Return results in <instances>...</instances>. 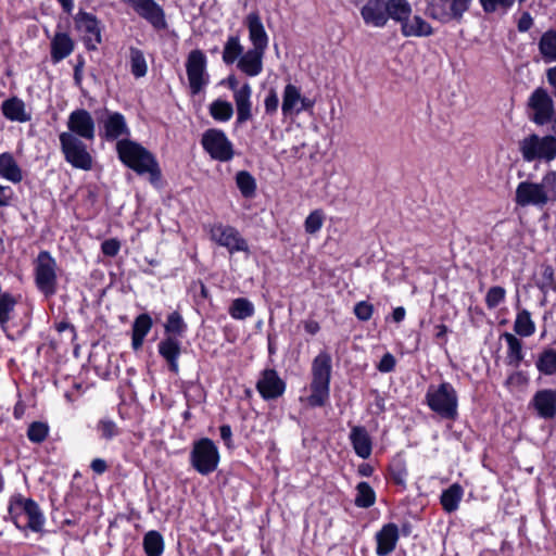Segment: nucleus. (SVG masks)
Here are the masks:
<instances>
[{"label": "nucleus", "mask_w": 556, "mask_h": 556, "mask_svg": "<svg viewBox=\"0 0 556 556\" xmlns=\"http://www.w3.org/2000/svg\"><path fill=\"white\" fill-rule=\"evenodd\" d=\"M119 161L138 175L149 174L151 182L161 178V169L155 156L140 143L127 138L116 142Z\"/></svg>", "instance_id": "obj_1"}, {"label": "nucleus", "mask_w": 556, "mask_h": 556, "mask_svg": "<svg viewBox=\"0 0 556 556\" xmlns=\"http://www.w3.org/2000/svg\"><path fill=\"white\" fill-rule=\"evenodd\" d=\"M556 201V170H547L540 182L525 180L519 182L515 191V203L518 206L543 208Z\"/></svg>", "instance_id": "obj_2"}, {"label": "nucleus", "mask_w": 556, "mask_h": 556, "mask_svg": "<svg viewBox=\"0 0 556 556\" xmlns=\"http://www.w3.org/2000/svg\"><path fill=\"white\" fill-rule=\"evenodd\" d=\"M311 395L307 403L313 407L324 406L330 394V379L332 371L331 356L321 351L312 362Z\"/></svg>", "instance_id": "obj_3"}, {"label": "nucleus", "mask_w": 556, "mask_h": 556, "mask_svg": "<svg viewBox=\"0 0 556 556\" xmlns=\"http://www.w3.org/2000/svg\"><path fill=\"white\" fill-rule=\"evenodd\" d=\"M9 514L18 529H30L38 532L42 529L45 518L38 504L22 495L15 496L9 506Z\"/></svg>", "instance_id": "obj_4"}, {"label": "nucleus", "mask_w": 556, "mask_h": 556, "mask_svg": "<svg viewBox=\"0 0 556 556\" xmlns=\"http://www.w3.org/2000/svg\"><path fill=\"white\" fill-rule=\"evenodd\" d=\"M58 263L48 251H40L34 262V279L37 289L46 296L58 291Z\"/></svg>", "instance_id": "obj_5"}, {"label": "nucleus", "mask_w": 556, "mask_h": 556, "mask_svg": "<svg viewBox=\"0 0 556 556\" xmlns=\"http://www.w3.org/2000/svg\"><path fill=\"white\" fill-rule=\"evenodd\" d=\"M555 144L556 136L531 134L520 140L519 151L526 162L541 161L551 163L555 160Z\"/></svg>", "instance_id": "obj_6"}, {"label": "nucleus", "mask_w": 556, "mask_h": 556, "mask_svg": "<svg viewBox=\"0 0 556 556\" xmlns=\"http://www.w3.org/2000/svg\"><path fill=\"white\" fill-rule=\"evenodd\" d=\"M426 400L429 407L441 417L455 418L457 414V394L451 383L443 382L438 387L430 386Z\"/></svg>", "instance_id": "obj_7"}, {"label": "nucleus", "mask_w": 556, "mask_h": 556, "mask_svg": "<svg viewBox=\"0 0 556 556\" xmlns=\"http://www.w3.org/2000/svg\"><path fill=\"white\" fill-rule=\"evenodd\" d=\"M59 140L62 153L67 163L83 170H90L92 168L93 159L83 140L75 137L73 134L66 132H61Z\"/></svg>", "instance_id": "obj_8"}, {"label": "nucleus", "mask_w": 556, "mask_h": 556, "mask_svg": "<svg viewBox=\"0 0 556 556\" xmlns=\"http://www.w3.org/2000/svg\"><path fill=\"white\" fill-rule=\"evenodd\" d=\"M190 463L203 476L215 471L219 463V453L215 443L207 438L195 441L190 453Z\"/></svg>", "instance_id": "obj_9"}, {"label": "nucleus", "mask_w": 556, "mask_h": 556, "mask_svg": "<svg viewBox=\"0 0 556 556\" xmlns=\"http://www.w3.org/2000/svg\"><path fill=\"white\" fill-rule=\"evenodd\" d=\"M472 0H431L426 8V14L443 24L462 21L469 10Z\"/></svg>", "instance_id": "obj_10"}, {"label": "nucleus", "mask_w": 556, "mask_h": 556, "mask_svg": "<svg viewBox=\"0 0 556 556\" xmlns=\"http://www.w3.org/2000/svg\"><path fill=\"white\" fill-rule=\"evenodd\" d=\"M206 65L207 59L201 50L190 51L186 60V72L192 96L202 92L210 83Z\"/></svg>", "instance_id": "obj_11"}, {"label": "nucleus", "mask_w": 556, "mask_h": 556, "mask_svg": "<svg viewBox=\"0 0 556 556\" xmlns=\"http://www.w3.org/2000/svg\"><path fill=\"white\" fill-rule=\"evenodd\" d=\"M223 84H225L231 91L232 98L236 104L238 125H242L253 117V104H252V87L249 83L239 85L236 76H228Z\"/></svg>", "instance_id": "obj_12"}, {"label": "nucleus", "mask_w": 556, "mask_h": 556, "mask_svg": "<svg viewBox=\"0 0 556 556\" xmlns=\"http://www.w3.org/2000/svg\"><path fill=\"white\" fill-rule=\"evenodd\" d=\"M210 239L219 247L227 249L230 254L250 252L248 241L241 236L237 228L230 225H224L222 223L212 225L210 228Z\"/></svg>", "instance_id": "obj_13"}, {"label": "nucleus", "mask_w": 556, "mask_h": 556, "mask_svg": "<svg viewBox=\"0 0 556 556\" xmlns=\"http://www.w3.org/2000/svg\"><path fill=\"white\" fill-rule=\"evenodd\" d=\"M201 143L210 156L216 161L228 162L233 157V146L220 129H207L202 136Z\"/></svg>", "instance_id": "obj_14"}, {"label": "nucleus", "mask_w": 556, "mask_h": 556, "mask_svg": "<svg viewBox=\"0 0 556 556\" xmlns=\"http://www.w3.org/2000/svg\"><path fill=\"white\" fill-rule=\"evenodd\" d=\"M66 126L68 131L80 140L92 141L96 137V123L90 112L85 109L74 110L67 118Z\"/></svg>", "instance_id": "obj_15"}, {"label": "nucleus", "mask_w": 556, "mask_h": 556, "mask_svg": "<svg viewBox=\"0 0 556 556\" xmlns=\"http://www.w3.org/2000/svg\"><path fill=\"white\" fill-rule=\"evenodd\" d=\"M135 12L146 20L154 30H165L168 27L165 12L155 0H128Z\"/></svg>", "instance_id": "obj_16"}, {"label": "nucleus", "mask_w": 556, "mask_h": 556, "mask_svg": "<svg viewBox=\"0 0 556 556\" xmlns=\"http://www.w3.org/2000/svg\"><path fill=\"white\" fill-rule=\"evenodd\" d=\"M315 101L303 97L299 87L293 84L286 85L282 92V114L288 116L299 115L301 112L312 111Z\"/></svg>", "instance_id": "obj_17"}, {"label": "nucleus", "mask_w": 556, "mask_h": 556, "mask_svg": "<svg viewBox=\"0 0 556 556\" xmlns=\"http://www.w3.org/2000/svg\"><path fill=\"white\" fill-rule=\"evenodd\" d=\"M256 390L264 400H276L285 393L286 382L275 369L267 368L261 372L256 382Z\"/></svg>", "instance_id": "obj_18"}, {"label": "nucleus", "mask_w": 556, "mask_h": 556, "mask_svg": "<svg viewBox=\"0 0 556 556\" xmlns=\"http://www.w3.org/2000/svg\"><path fill=\"white\" fill-rule=\"evenodd\" d=\"M101 137L106 141H118L122 137L127 138L130 135L129 127L123 114L118 112L106 111L101 119Z\"/></svg>", "instance_id": "obj_19"}, {"label": "nucleus", "mask_w": 556, "mask_h": 556, "mask_svg": "<svg viewBox=\"0 0 556 556\" xmlns=\"http://www.w3.org/2000/svg\"><path fill=\"white\" fill-rule=\"evenodd\" d=\"M529 106L533 111L532 121L539 125L548 123L554 114L553 100L543 88L535 89L530 99Z\"/></svg>", "instance_id": "obj_20"}, {"label": "nucleus", "mask_w": 556, "mask_h": 556, "mask_svg": "<svg viewBox=\"0 0 556 556\" xmlns=\"http://www.w3.org/2000/svg\"><path fill=\"white\" fill-rule=\"evenodd\" d=\"M364 23L368 26L382 28L387 23V0H367L361 9Z\"/></svg>", "instance_id": "obj_21"}, {"label": "nucleus", "mask_w": 556, "mask_h": 556, "mask_svg": "<svg viewBox=\"0 0 556 556\" xmlns=\"http://www.w3.org/2000/svg\"><path fill=\"white\" fill-rule=\"evenodd\" d=\"M244 25L248 27L249 39L253 48L266 51L268 47V35L258 12H250L244 18Z\"/></svg>", "instance_id": "obj_22"}, {"label": "nucleus", "mask_w": 556, "mask_h": 556, "mask_svg": "<svg viewBox=\"0 0 556 556\" xmlns=\"http://www.w3.org/2000/svg\"><path fill=\"white\" fill-rule=\"evenodd\" d=\"M399 538V528L395 523L390 522L384 525L376 533V554L378 556H387L391 554L396 547Z\"/></svg>", "instance_id": "obj_23"}, {"label": "nucleus", "mask_w": 556, "mask_h": 556, "mask_svg": "<svg viewBox=\"0 0 556 556\" xmlns=\"http://www.w3.org/2000/svg\"><path fill=\"white\" fill-rule=\"evenodd\" d=\"M77 29L84 35L87 45H91L92 48L101 41L100 29L98 26L97 18L86 12H80L75 17Z\"/></svg>", "instance_id": "obj_24"}, {"label": "nucleus", "mask_w": 556, "mask_h": 556, "mask_svg": "<svg viewBox=\"0 0 556 556\" xmlns=\"http://www.w3.org/2000/svg\"><path fill=\"white\" fill-rule=\"evenodd\" d=\"M266 51L249 49L238 60L237 67L247 76L255 77L263 71V58Z\"/></svg>", "instance_id": "obj_25"}, {"label": "nucleus", "mask_w": 556, "mask_h": 556, "mask_svg": "<svg viewBox=\"0 0 556 556\" xmlns=\"http://www.w3.org/2000/svg\"><path fill=\"white\" fill-rule=\"evenodd\" d=\"M533 404L541 417L553 418L556 415V391L551 389L538 391L533 397Z\"/></svg>", "instance_id": "obj_26"}, {"label": "nucleus", "mask_w": 556, "mask_h": 556, "mask_svg": "<svg viewBox=\"0 0 556 556\" xmlns=\"http://www.w3.org/2000/svg\"><path fill=\"white\" fill-rule=\"evenodd\" d=\"M181 352L180 342L168 337L159 343V353L167 362L170 371L177 374L179 370L178 358Z\"/></svg>", "instance_id": "obj_27"}, {"label": "nucleus", "mask_w": 556, "mask_h": 556, "mask_svg": "<svg viewBox=\"0 0 556 556\" xmlns=\"http://www.w3.org/2000/svg\"><path fill=\"white\" fill-rule=\"evenodd\" d=\"M401 34L404 37H429L433 34L432 26L421 16H409L401 25Z\"/></svg>", "instance_id": "obj_28"}, {"label": "nucleus", "mask_w": 556, "mask_h": 556, "mask_svg": "<svg viewBox=\"0 0 556 556\" xmlns=\"http://www.w3.org/2000/svg\"><path fill=\"white\" fill-rule=\"evenodd\" d=\"M350 440L357 456L364 459L370 456L371 440L364 427H353L350 433Z\"/></svg>", "instance_id": "obj_29"}, {"label": "nucleus", "mask_w": 556, "mask_h": 556, "mask_svg": "<svg viewBox=\"0 0 556 556\" xmlns=\"http://www.w3.org/2000/svg\"><path fill=\"white\" fill-rule=\"evenodd\" d=\"M0 177L12 184H18L23 179V172L20 165L9 152L0 154Z\"/></svg>", "instance_id": "obj_30"}, {"label": "nucleus", "mask_w": 556, "mask_h": 556, "mask_svg": "<svg viewBox=\"0 0 556 556\" xmlns=\"http://www.w3.org/2000/svg\"><path fill=\"white\" fill-rule=\"evenodd\" d=\"M387 23L389 20L400 26L412 15V5L407 0H387Z\"/></svg>", "instance_id": "obj_31"}, {"label": "nucleus", "mask_w": 556, "mask_h": 556, "mask_svg": "<svg viewBox=\"0 0 556 556\" xmlns=\"http://www.w3.org/2000/svg\"><path fill=\"white\" fill-rule=\"evenodd\" d=\"M2 112L10 121L25 123L30 119V114L26 112L24 102L15 97L3 102Z\"/></svg>", "instance_id": "obj_32"}, {"label": "nucleus", "mask_w": 556, "mask_h": 556, "mask_svg": "<svg viewBox=\"0 0 556 556\" xmlns=\"http://www.w3.org/2000/svg\"><path fill=\"white\" fill-rule=\"evenodd\" d=\"M73 40L66 34H56L51 42V58L54 63L60 62L73 51Z\"/></svg>", "instance_id": "obj_33"}, {"label": "nucleus", "mask_w": 556, "mask_h": 556, "mask_svg": "<svg viewBox=\"0 0 556 556\" xmlns=\"http://www.w3.org/2000/svg\"><path fill=\"white\" fill-rule=\"evenodd\" d=\"M536 330L535 324L528 309L522 308L517 312L514 321V331L520 337H531Z\"/></svg>", "instance_id": "obj_34"}, {"label": "nucleus", "mask_w": 556, "mask_h": 556, "mask_svg": "<svg viewBox=\"0 0 556 556\" xmlns=\"http://www.w3.org/2000/svg\"><path fill=\"white\" fill-rule=\"evenodd\" d=\"M536 286L543 293L541 305L544 306L546 303V294L549 291L556 292V277L554 268L551 265L543 264L541 266V277L536 281Z\"/></svg>", "instance_id": "obj_35"}, {"label": "nucleus", "mask_w": 556, "mask_h": 556, "mask_svg": "<svg viewBox=\"0 0 556 556\" xmlns=\"http://www.w3.org/2000/svg\"><path fill=\"white\" fill-rule=\"evenodd\" d=\"M507 344V359L510 365L518 367L523 359L522 342L515 334L505 332L502 336Z\"/></svg>", "instance_id": "obj_36"}, {"label": "nucleus", "mask_w": 556, "mask_h": 556, "mask_svg": "<svg viewBox=\"0 0 556 556\" xmlns=\"http://www.w3.org/2000/svg\"><path fill=\"white\" fill-rule=\"evenodd\" d=\"M16 304L17 300L13 294L2 292L0 295V327L2 330L8 329V324L13 317Z\"/></svg>", "instance_id": "obj_37"}, {"label": "nucleus", "mask_w": 556, "mask_h": 556, "mask_svg": "<svg viewBox=\"0 0 556 556\" xmlns=\"http://www.w3.org/2000/svg\"><path fill=\"white\" fill-rule=\"evenodd\" d=\"M463 494L464 490L458 483H454L448 489L444 490L441 495V504L444 510L447 513L455 511L458 508Z\"/></svg>", "instance_id": "obj_38"}, {"label": "nucleus", "mask_w": 556, "mask_h": 556, "mask_svg": "<svg viewBox=\"0 0 556 556\" xmlns=\"http://www.w3.org/2000/svg\"><path fill=\"white\" fill-rule=\"evenodd\" d=\"M210 115L217 122H228L233 115L232 104L224 99L214 100L208 106Z\"/></svg>", "instance_id": "obj_39"}, {"label": "nucleus", "mask_w": 556, "mask_h": 556, "mask_svg": "<svg viewBox=\"0 0 556 556\" xmlns=\"http://www.w3.org/2000/svg\"><path fill=\"white\" fill-rule=\"evenodd\" d=\"M130 73L136 78L144 77L148 73V64L143 52L135 47L129 48Z\"/></svg>", "instance_id": "obj_40"}, {"label": "nucleus", "mask_w": 556, "mask_h": 556, "mask_svg": "<svg viewBox=\"0 0 556 556\" xmlns=\"http://www.w3.org/2000/svg\"><path fill=\"white\" fill-rule=\"evenodd\" d=\"M143 549L147 556H161L164 552L163 536L154 530L147 532L143 536Z\"/></svg>", "instance_id": "obj_41"}, {"label": "nucleus", "mask_w": 556, "mask_h": 556, "mask_svg": "<svg viewBox=\"0 0 556 556\" xmlns=\"http://www.w3.org/2000/svg\"><path fill=\"white\" fill-rule=\"evenodd\" d=\"M228 312L233 319L242 320L251 317L255 309L251 301L245 298H238L232 301Z\"/></svg>", "instance_id": "obj_42"}, {"label": "nucleus", "mask_w": 556, "mask_h": 556, "mask_svg": "<svg viewBox=\"0 0 556 556\" xmlns=\"http://www.w3.org/2000/svg\"><path fill=\"white\" fill-rule=\"evenodd\" d=\"M539 49L545 61H556V31L544 33L539 41Z\"/></svg>", "instance_id": "obj_43"}, {"label": "nucleus", "mask_w": 556, "mask_h": 556, "mask_svg": "<svg viewBox=\"0 0 556 556\" xmlns=\"http://www.w3.org/2000/svg\"><path fill=\"white\" fill-rule=\"evenodd\" d=\"M243 52V47L237 36H230L224 47L223 61L226 64H233L240 59Z\"/></svg>", "instance_id": "obj_44"}, {"label": "nucleus", "mask_w": 556, "mask_h": 556, "mask_svg": "<svg viewBox=\"0 0 556 556\" xmlns=\"http://www.w3.org/2000/svg\"><path fill=\"white\" fill-rule=\"evenodd\" d=\"M536 368L540 372L547 376L556 374V350L545 349L539 355Z\"/></svg>", "instance_id": "obj_45"}, {"label": "nucleus", "mask_w": 556, "mask_h": 556, "mask_svg": "<svg viewBox=\"0 0 556 556\" xmlns=\"http://www.w3.org/2000/svg\"><path fill=\"white\" fill-rule=\"evenodd\" d=\"M355 505L357 507L368 508L375 504L376 495L369 483L363 481L356 486Z\"/></svg>", "instance_id": "obj_46"}, {"label": "nucleus", "mask_w": 556, "mask_h": 556, "mask_svg": "<svg viewBox=\"0 0 556 556\" xmlns=\"http://www.w3.org/2000/svg\"><path fill=\"white\" fill-rule=\"evenodd\" d=\"M237 187L244 198H251L255 193L256 182L253 176L245 170H241L236 175Z\"/></svg>", "instance_id": "obj_47"}, {"label": "nucleus", "mask_w": 556, "mask_h": 556, "mask_svg": "<svg viewBox=\"0 0 556 556\" xmlns=\"http://www.w3.org/2000/svg\"><path fill=\"white\" fill-rule=\"evenodd\" d=\"M324 213L321 210L313 211L304 222L305 231L309 235H314L319 231L324 224Z\"/></svg>", "instance_id": "obj_48"}, {"label": "nucleus", "mask_w": 556, "mask_h": 556, "mask_svg": "<svg viewBox=\"0 0 556 556\" xmlns=\"http://www.w3.org/2000/svg\"><path fill=\"white\" fill-rule=\"evenodd\" d=\"M49 432V428L46 424L35 421L29 425L27 430V437L29 441L34 443H41L46 440Z\"/></svg>", "instance_id": "obj_49"}, {"label": "nucleus", "mask_w": 556, "mask_h": 556, "mask_svg": "<svg viewBox=\"0 0 556 556\" xmlns=\"http://www.w3.org/2000/svg\"><path fill=\"white\" fill-rule=\"evenodd\" d=\"M165 330L169 333L178 336L182 334V332L186 330V324L184 323V319L179 313L173 312L168 315L165 324Z\"/></svg>", "instance_id": "obj_50"}, {"label": "nucleus", "mask_w": 556, "mask_h": 556, "mask_svg": "<svg viewBox=\"0 0 556 556\" xmlns=\"http://www.w3.org/2000/svg\"><path fill=\"white\" fill-rule=\"evenodd\" d=\"M506 291L503 287L495 286L489 289L485 295V304L489 308L497 307L505 299Z\"/></svg>", "instance_id": "obj_51"}, {"label": "nucleus", "mask_w": 556, "mask_h": 556, "mask_svg": "<svg viewBox=\"0 0 556 556\" xmlns=\"http://www.w3.org/2000/svg\"><path fill=\"white\" fill-rule=\"evenodd\" d=\"M97 430L105 440H111L118 434V428L111 419H101L97 425Z\"/></svg>", "instance_id": "obj_52"}, {"label": "nucleus", "mask_w": 556, "mask_h": 556, "mask_svg": "<svg viewBox=\"0 0 556 556\" xmlns=\"http://www.w3.org/2000/svg\"><path fill=\"white\" fill-rule=\"evenodd\" d=\"M152 327V319L148 314L139 315L132 325V333L146 337Z\"/></svg>", "instance_id": "obj_53"}, {"label": "nucleus", "mask_w": 556, "mask_h": 556, "mask_svg": "<svg viewBox=\"0 0 556 556\" xmlns=\"http://www.w3.org/2000/svg\"><path fill=\"white\" fill-rule=\"evenodd\" d=\"M372 313H374L372 304H370L366 301H361V302L356 303L354 306V314L362 321L369 320L372 316Z\"/></svg>", "instance_id": "obj_54"}, {"label": "nucleus", "mask_w": 556, "mask_h": 556, "mask_svg": "<svg viewBox=\"0 0 556 556\" xmlns=\"http://www.w3.org/2000/svg\"><path fill=\"white\" fill-rule=\"evenodd\" d=\"M279 106V98L277 91L274 88H270L264 100V108L266 114L273 115L277 113Z\"/></svg>", "instance_id": "obj_55"}, {"label": "nucleus", "mask_w": 556, "mask_h": 556, "mask_svg": "<svg viewBox=\"0 0 556 556\" xmlns=\"http://www.w3.org/2000/svg\"><path fill=\"white\" fill-rule=\"evenodd\" d=\"M14 198V190L10 186H3L0 184V207L10 206Z\"/></svg>", "instance_id": "obj_56"}, {"label": "nucleus", "mask_w": 556, "mask_h": 556, "mask_svg": "<svg viewBox=\"0 0 556 556\" xmlns=\"http://www.w3.org/2000/svg\"><path fill=\"white\" fill-rule=\"evenodd\" d=\"M119 249H121V243L118 240L116 239H109V240H105L102 244H101V250H102V253L106 256H115L117 255V253L119 252Z\"/></svg>", "instance_id": "obj_57"}, {"label": "nucleus", "mask_w": 556, "mask_h": 556, "mask_svg": "<svg viewBox=\"0 0 556 556\" xmlns=\"http://www.w3.org/2000/svg\"><path fill=\"white\" fill-rule=\"evenodd\" d=\"M394 367L395 358L390 353L384 354L377 366L378 370L381 372H390L394 369Z\"/></svg>", "instance_id": "obj_58"}, {"label": "nucleus", "mask_w": 556, "mask_h": 556, "mask_svg": "<svg viewBox=\"0 0 556 556\" xmlns=\"http://www.w3.org/2000/svg\"><path fill=\"white\" fill-rule=\"evenodd\" d=\"M533 24V20L528 12H523L521 17L518 21V30L519 31H527L531 28Z\"/></svg>", "instance_id": "obj_59"}, {"label": "nucleus", "mask_w": 556, "mask_h": 556, "mask_svg": "<svg viewBox=\"0 0 556 556\" xmlns=\"http://www.w3.org/2000/svg\"><path fill=\"white\" fill-rule=\"evenodd\" d=\"M90 467L97 475H102L108 470V464L102 458H94L91 462Z\"/></svg>", "instance_id": "obj_60"}, {"label": "nucleus", "mask_w": 556, "mask_h": 556, "mask_svg": "<svg viewBox=\"0 0 556 556\" xmlns=\"http://www.w3.org/2000/svg\"><path fill=\"white\" fill-rule=\"evenodd\" d=\"M525 382H526V378L523 377V375L521 372H514L506 380L507 386L522 384Z\"/></svg>", "instance_id": "obj_61"}, {"label": "nucleus", "mask_w": 556, "mask_h": 556, "mask_svg": "<svg viewBox=\"0 0 556 556\" xmlns=\"http://www.w3.org/2000/svg\"><path fill=\"white\" fill-rule=\"evenodd\" d=\"M219 431H220V437L222 439L226 442V444L229 446V443L231 441V435H232V431H231V428L230 426L228 425H223L220 428H219Z\"/></svg>", "instance_id": "obj_62"}, {"label": "nucleus", "mask_w": 556, "mask_h": 556, "mask_svg": "<svg viewBox=\"0 0 556 556\" xmlns=\"http://www.w3.org/2000/svg\"><path fill=\"white\" fill-rule=\"evenodd\" d=\"M447 332H448V328L445 325L441 324V325L435 326V334L434 336L438 340L446 342Z\"/></svg>", "instance_id": "obj_63"}, {"label": "nucleus", "mask_w": 556, "mask_h": 556, "mask_svg": "<svg viewBox=\"0 0 556 556\" xmlns=\"http://www.w3.org/2000/svg\"><path fill=\"white\" fill-rule=\"evenodd\" d=\"M304 329L309 334H315L319 331L320 327L319 324L315 320H307L304 324Z\"/></svg>", "instance_id": "obj_64"}]
</instances>
